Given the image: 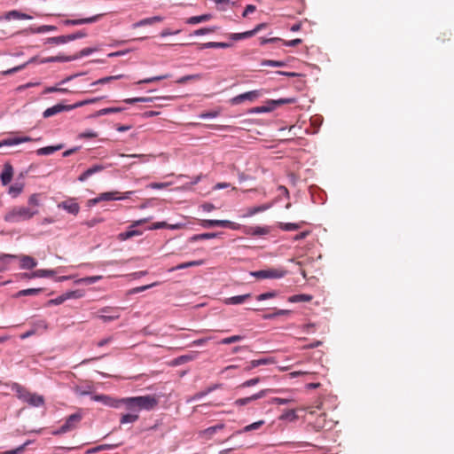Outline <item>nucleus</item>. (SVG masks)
Here are the masks:
<instances>
[{"label":"nucleus","mask_w":454,"mask_h":454,"mask_svg":"<svg viewBox=\"0 0 454 454\" xmlns=\"http://www.w3.org/2000/svg\"><path fill=\"white\" fill-rule=\"evenodd\" d=\"M11 389L13 391L18 399L33 407H41L44 405V398L36 393L30 392L27 387L19 383H12Z\"/></svg>","instance_id":"1"},{"label":"nucleus","mask_w":454,"mask_h":454,"mask_svg":"<svg viewBox=\"0 0 454 454\" xmlns=\"http://www.w3.org/2000/svg\"><path fill=\"white\" fill-rule=\"evenodd\" d=\"M39 213L38 209L24 206H15L11 207L4 216L7 223H19L28 221Z\"/></svg>","instance_id":"2"},{"label":"nucleus","mask_w":454,"mask_h":454,"mask_svg":"<svg viewBox=\"0 0 454 454\" xmlns=\"http://www.w3.org/2000/svg\"><path fill=\"white\" fill-rule=\"evenodd\" d=\"M82 416L80 412L71 414L66 419L65 423L58 430L52 432V434L59 435L74 430L82 420Z\"/></svg>","instance_id":"3"},{"label":"nucleus","mask_w":454,"mask_h":454,"mask_svg":"<svg viewBox=\"0 0 454 454\" xmlns=\"http://www.w3.org/2000/svg\"><path fill=\"white\" fill-rule=\"evenodd\" d=\"M287 271L284 268H270L267 270H261L251 271L250 275L259 279L265 278H281L286 275Z\"/></svg>","instance_id":"4"},{"label":"nucleus","mask_w":454,"mask_h":454,"mask_svg":"<svg viewBox=\"0 0 454 454\" xmlns=\"http://www.w3.org/2000/svg\"><path fill=\"white\" fill-rule=\"evenodd\" d=\"M148 221H149V218H143V219L134 221L129 227V230L127 231L121 232L118 234L117 239L120 241H124L129 239H131L132 237L142 235L143 231L140 230H137L136 228L143 225L144 223H147Z\"/></svg>","instance_id":"5"},{"label":"nucleus","mask_w":454,"mask_h":454,"mask_svg":"<svg viewBox=\"0 0 454 454\" xmlns=\"http://www.w3.org/2000/svg\"><path fill=\"white\" fill-rule=\"evenodd\" d=\"M200 225L203 228H211V227H223V228H230L231 230H239L240 224L229 221V220H201Z\"/></svg>","instance_id":"6"},{"label":"nucleus","mask_w":454,"mask_h":454,"mask_svg":"<svg viewBox=\"0 0 454 454\" xmlns=\"http://www.w3.org/2000/svg\"><path fill=\"white\" fill-rule=\"evenodd\" d=\"M280 392L279 389H271V388H266L262 389L258 393L252 395L251 396L239 398L234 402V404L236 406H244L249 404L251 402L261 399L264 397L269 393H278Z\"/></svg>","instance_id":"7"},{"label":"nucleus","mask_w":454,"mask_h":454,"mask_svg":"<svg viewBox=\"0 0 454 454\" xmlns=\"http://www.w3.org/2000/svg\"><path fill=\"white\" fill-rule=\"evenodd\" d=\"M137 400V406L138 409L145 410V411H152L153 410L159 403L158 399L154 395H141V396H136Z\"/></svg>","instance_id":"8"},{"label":"nucleus","mask_w":454,"mask_h":454,"mask_svg":"<svg viewBox=\"0 0 454 454\" xmlns=\"http://www.w3.org/2000/svg\"><path fill=\"white\" fill-rule=\"evenodd\" d=\"M100 314L97 317L101 319L103 322H110L116 320L120 317V309L114 307H105L102 308L99 311Z\"/></svg>","instance_id":"9"},{"label":"nucleus","mask_w":454,"mask_h":454,"mask_svg":"<svg viewBox=\"0 0 454 454\" xmlns=\"http://www.w3.org/2000/svg\"><path fill=\"white\" fill-rule=\"evenodd\" d=\"M262 95L261 90L247 91L238 95L231 99L232 104L238 105L245 100L254 101Z\"/></svg>","instance_id":"10"},{"label":"nucleus","mask_w":454,"mask_h":454,"mask_svg":"<svg viewBox=\"0 0 454 454\" xmlns=\"http://www.w3.org/2000/svg\"><path fill=\"white\" fill-rule=\"evenodd\" d=\"M82 297V294L79 291L67 292L55 299H51L48 301L50 305H59L68 299H77Z\"/></svg>","instance_id":"11"},{"label":"nucleus","mask_w":454,"mask_h":454,"mask_svg":"<svg viewBox=\"0 0 454 454\" xmlns=\"http://www.w3.org/2000/svg\"><path fill=\"white\" fill-rule=\"evenodd\" d=\"M137 402V400L136 396L121 398V399H118V401H117L118 408L121 405H124L127 410L131 411V413H137L140 411L138 409V406H137L138 404Z\"/></svg>","instance_id":"12"},{"label":"nucleus","mask_w":454,"mask_h":454,"mask_svg":"<svg viewBox=\"0 0 454 454\" xmlns=\"http://www.w3.org/2000/svg\"><path fill=\"white\" fill-rule=\"evenodd\" d=\"M104 14H97L90 18H84V19H75V20H66L63 21L64 25L66 26H77V25H82V24H90L97 22L100 20L101 17H103Z\"/></svg>","instance_id":"13"},{"label":"nucleus","mask_w":454,"mask_h":454,"mask_svg":"<svg viewBox=\"0 0 454 454\" xmlns=\"http://www.w3.org/2000/svg\"><path fill=\"white\" fill-rule=\"evenodd\" d=\"M58 207L74 215H76L80 211V206L74 199H69L62 201L58 205Z\"/></svg>","instance_id":"14"},{"label":"nucleus","mask_w":454,"mask_h":454,"mask_svg":"<svg viewBox=\"0 0 454 454\" xmlns=\"http://www.w3.org/2000/svg\"><path fill=\"white\" fill-rule=\"evenodd\" d=\"M131 193H132V192H126V195L121 196L120 195L121 192H106L100 193L98 196H99V200H101V201H109V200H118L127 199V198H129V195Z\"/></svg>","instance_id":"15"},{"label":"nucleus","mask_w":454,"mask_h":454,"mask_svg":"<svg viewBox=\"0 0 454 454\" xmlns=\"http://www.w3.org/2000/svg\"><path fill=\"white\" fill-rule=\"evenodd\" d=\"M91 399L96 402H101L107 406L118 408V403H117L118 399H114L109 395H94L91 396Z\"/></svg>","instance_id":"16"},{"label":"nucleus","mask_w":454,"mask_h":454,"mask_svg":"<svg viewBox=\"0 0 454 454\" xmlns=\"http://www.w3.org/2000/svg\"><path fill=\"white\" fill-rule=\"evenodd\" d=\"M313 427L317 431L328 429L331 428V422H328L326 420V415L322 413L316 418L315 421L313 422Z\"/></svg>","instance_id":"17"},{"label":"nucleus","mask_w":454,"mask_h":454,"mask_svg":"<svg viewBox=\"0 0 454 454\" xmlns=\"http://www.w3.org/2000/svg\"><path fill=\"white\" fill-rule=\"evenodd\" d=\"M64 111H69L68 105L57 104L51 107L47 108L43 113V116L44 118H49Z\"/></svg>","instance_id":"18"},{"label":"nucleus","mask_w":454,"mask_h":454,"mask_svg":"<svg viewBox=\"0 0 454 454\" xmlns=\"http://www.w3.org/2000/svg\"><path fill=\"white\" fill-rule=\"evenodd\" d=\"M33 139L29 137H8L4 140L0 141V148L2 146H12L16 145L24 142H30Z\"/></svg>","instance_id":"19"},{"label":"nucleus","mask_w":454,"mask_h":454,"mask_svg":"<svg viewBox=\"0 0 454 454\" xmlns=\"http://www.w3.org/2000/svg\"><path fill=\"white\" fill-rule=\"evenodd\" d=\"M274 364V359L272 357H266V358H261V359H255L250 361L247 365L245 367V371L249 372L252 369L260 366V365H266Z\"/></svg>","instance_id":"20"},{"label":"nucleus","mask_w":454,"mask_h":454,"mask_svg":"<svg viewBox=\"0 0 454 454\" xmlns=\"http://www.w3.org/2000/svg\"><path fill=\"white\" fill-rule=\"evenodd\" d=\"M105 168L104 166L102 165H94L90 168H89L86 171H84L82 174H81L78 177V180L80 182H84L85 180H87L90 176H92L93 174H96V173H98L100 171H102L103 169Z\"/></svg>","instance_id":"21"},{"label":"nucleus","mask_w":454,"mask_h":454,"mask_svg":"<svg viewBox=\"0 0 454 454\" xmlns=\"http://www.w3.org/2000/svg\"><path fill=\"white\" fill-rule=\"evenodd\" d=\"M5 20H31L32 16L20 12L17 10H12L8 12H6L4 17Z\"/></svg>","instance_id":"22"},{"label":"nucleus","mask_w":454,"mask_h":454,"mask_svg":"<svg viewBox=\"0 0 454 454\" xmlns=\"http://www.w3.org/2000/svg\"><path fill=\"white\" fill-rule=\"evenodd\" d=\"M163 20V17L161 16H154L151 18H145L143 19L132 25L133 28H137L140 27L147 26V25H153L156 22H161Z\"/></svg>","instance_id":"23"},{"label":"nucleus","mask_w":454,"mask_h":454,"mask_svg":"<svg viewBox=\"0 0 454 454\" xmlns=\"http://www.w3.org/2000/svg\"><path fill=\"white\" fill-rule=\"evenodd\" d=\"M20 268L26 270L34 269L37 265V262L29 255H21L20 257Z\"/></svg>","instance_id":"24"},{"label":"nucleus","mask_w":454,"mask_h":454,"mask_svg":"<svg viewBox=\"0 0 454 454\" xmlns=\"http://www.w3.org/2000/svg\"><path fill=\"white\" fill-rule=\"evenodd\" d=\"M250 297H251L250 294L232 296V297L226 298L224 301V303L227 305H238V304H241V303L245 302Z\"/></svg>","instance_id":"25"},{"label":"nucleus","mask_w":454,"mask_h":454,"mask_svg":"<svg viewBox=\"0 0 454 454\" xmlns=\"http://www.w3.org/2000/svg\"><path fill=\"white\" fill-rule=\"evenodd\" d=\"M64 148V145L63 144H59L57 145H51V146H46V147H42V148H39L38 150H36V154L37 155H50L57 151H59L61 149Z\"/></svg>","instance_id":"26"},{"label":"nucleus","mask_w":454,"mask_h":454,"mask_svg":"<svg viewBox=\"0 0 454 454\" xmlns=\"http://www.w3.org/2000/svg\"><path fill=\"white\" fill-rule=\"evenodd\" d=\"M12 168L11 165H5L3 172L1 173V181L4 185L9 184L12 178Z\"/></svg>","instance_id":"27"},{"label":"nucleus","mask_w":454,"mask_h":454,"mask_svg":"<svg viewBox=\"0 0 454 454\" xmlns=\"http://www.w3.org/2000/svg\"><path fill=\"white\" fill-rule=\"evenodd\" d=\"M230 46H231V44L228 43L208 42V43L199 44V49L200 50L210 49V48H223V49H225V48H229Z\"/></svg>","instance_id":"28"},{"label":"nucleus","mask_w":454,"mask_h":454,"mask_svg":"<svg viewBox=\"0 0 454 454\" xmlns=\"http://www.w3.org/2000/svg\"><path fill=\"white\" fill-rule=\"evenodd\" d=\"M203 263H204L203 260L191 261V262H183V263H180V264L176 265V267H173V268L169 269V271H174V270H184V269H186V268H189V267H193V266H200Z\"/></svg>","instance_id":"29"},{"label":"nucleus","mask_w":454,"mask_h":454,"mask_svg":"<svg viewBox=\"0 0 454 454\" xmlns=\"http://www.w3.org/2000/svg\"><path fill=\"white\" fill-rule=\"evenodd\" d=\"M270 207V204H263L261 206L250 207L247 210V213L244 215V217H250L255 214L263 212Z\"/></svg>","instance_id":"30"},{"label":"nucleus","mask_w":454,"mask_h":454,"mask_svg":"<svg viewBox=\"0 0 454 454\" xmlns=\"http://www.w3.org/2000/svg\"><path fill=\"white\" fill-rule=\"evenodd\" d=\"M223 427V424H218L214 427H207V429L201 431L200 434L201 436L210 438L214 434H215L218 430H222Z\"/></svg>","instance_id":"31"},{"label":"nucleus","mask_w":454,"mask_h":454,"mask_svg":"<svg viewBox=\"0 0 454 454\" xmlns=\"http://www.w3.org/2000/svg\"><path fill=\"white\" fill-rule=\"evenodd\" d=\"M212 18L211 14H203L200 16H192L186 20L187 24H198L200 22L207 21Z\"/></svg>","instance_id":"32"},{"label":"nucleus","mask_w":454,"mask_h":454,"mask_svg":"<svg viewBox=\"0 0 454 454\" xmlns=\"http://www.w3.org/2000/svg\"><path fill=\"white\" fill-rule=\"evenodd\" d=\"M311 300H312V296L309 294H295V295L290 296L288 298V301L290 302H309Z\"/></svg>","instance_id":"33"},{"label":"nucleus","mask_w":454,"mask_h":454,"mask_svg":"<svg viewBox=\"0 0 454 454\" xmlns=\"http://www.w3.org/2000/svg\"><path fill=\"white\" fill-rule=\"evenodd\" d=\"M298 419L295 410H286L280 416V420L295 421Z\"/></svg>","instance_id":"34"},{"label":"nucleus","mask_w":454,"mask_h":454,"mask_svg":"<svg viewBox=\"0 0 454 454\" xmlns=\"http://www.w3.org/2000/svg\"><path fill=\"white\" fill-rule=\"evenodd\" d=\"M121 111H122V108H121V107H107V108H103V109L97 111L93 116L100 117V116L109 114L120 113Z\"/></svg>","instance_id":"35"},{"label":"nucleus","mask_w":454,"mask_h":454,"mask_svg":"<svg viewBox=\"0 0 454 454\" xmlns=\"http://www.w3.org/2000/svg\"><path fill=\"white\" fill-rule=\"evenodd\" d=\"M295 102H296L295 98H280L278 100H269L267 103H268V105H273L276 108L277 106H279L282 105L294 104Z\"/></svg>","instance_id":"36"},{"label":"nucleus","mask_w":454,"mask_h":454,"mask_svg":"<svg viewBox=\"0 0 454 454\" xmlns=\"http://www.w3.org/2000/svg\"><path fill=\"white\" fill-rule=\"evenodd\" d=\"M139 416L137 413H127L123 414L120 419L121 424L134 423L138 419Z\"/></svg>","instance_id":"37"},{"label":"nucleus","mask_w":454,"mask_h":454,"mask_svg":"<svg viewBox=\"0 0 454 454\" xmlns=\"http://www.w3.org/2000/svg\"><path fill=\"white\" fill-rule=\"evenodd\" d=\"M202 78V75L200 74H188L184 75L178 80H176V82L179 84H184L189 81H199Z\"/></svg>","instance_id":"38"},{"label":"nucleus","mask_w":454,"mask_h":454,"mask_svg":"<svg viewBox=\"0 0 454 454\" xmlns=\"http://www.w3.org/2000/svg\"><path fill=\"white\" fill-rule=\"evenodd\" d=\"M55 274L52 270H37L32 273V278H47Z\"/></svg>","instance_id":"39"},{"label":"nucleus","mask_w":454,"mask_h":454,"mask_svg":"<svg viewBox=\"0 0 454 454\" xmlns=\"http://www.w3.org/2000/svg\"><path fill=\"white\" fill-rule=\"evenodd\" d=\"M40 194L39 193H33L28 198L27 203L29 205L28 207L36 208L41 205L40 204Z\"/></svg>","instance_id":"40"},{"label":"nucleus","mask_w":454,"mask_h":454,"mask_svg":"<svg viewBox=\"0 0 454 454\" xmlns=\"http://www.w3.org/2000/svg\"><path fill=\"white\" fill-rule=\"evenodd\" d=\"M169 77H171V75L169 74H162V75H159V76H153V77L143 79V80L138 81L137 83V84L151 83L153 82L168 79Z\"/></svg>","instance_id":"41"},{"label":"nucleus","mask_w":454,"mask_h":454,"mask_svg":"<svg viewBox=\"0 0 454 454\" xmlns=\"http://www.w3.org/2000/svg\"><path fill=\"white\" fill-rule=\"evenodd\" d=\"M73 60L72 56H54L46 59L44 62H68Z\"/></svg>","instance_id":"42"},{"label":"nucleus","mask_w":454,"mask_h":454,"mask_svg":"<svg viewBox=\"0 0 454 454\" xmlns=\"http://www.w3.org/2000/svg\"><path fill=\"white\" fill-rule=\"evenodd\" d=\"M122 76H123L122 74H119V75H114V76H107V77L100 78V79L97 80L96 82H92L90 85L94 86V85H98V84H106V83L110 82L113 80L120 79Z\"/></svg>","instance_id":"43"},{"label":"nucleus","mask_w":454,"mask_h":454,"mask_svg":"<svg viewBox=\"0 0 454 454\" xmlns=\"http://www.w3.org/2000/svg\"><path fill=\"white\" fill-rule=\"evenodd\" d=\"M279 228L286 231H296L301 228L299 223H280Z\"/></svg>","instance_id":"44"},{"label":"nucleus","mask_w":454,"mask_h":454,"mask_svg":"<svg viewBox=\"0 0 454 454\" xmlns=\"http://www.w3.org/2000/svg\"><path fill=\"white\" fill-rule=\"evenodd\" d=\"M95 51H96L95 48H90V47L84 48L82 51H80L79 52H77L76 54L73 55L72 58H74V60H75V59L82 58L84 56H88V55L91 54L92 52H94Z\"/></svg>","instance_id":"45"},{"label":"nucleus","mask_w":454,"mask_h":454,"mask_svg":"<svg viewBox=\"0 0 454 454\" xmlns=\"http://www.w3.org/2000/svg\"><path fill=\"white\" fill-rule=\"evenodd\" d=\"M218 236V233H201V234H197V235H194L192 237V241H196V240H200V239H214L215 237Z\"/></svg>","instance_id":"46"},{"label":"nucleus","mask_w":454,"mask_h":454,"mask_svg":"<svg viewBox=\"0 0 454 454\" xmlns=\"http://www.w3.org/2000/svg\"><path fill=\"white\" fill-rule=\"evenodd\" d=\"M23 191V184H15L10 186L9 188V193L12 195L13 197H17L19 194L21 193Z\"/></svg>","instance_id":"47"},{"label":"nucleus","mask_w":454,"mask_h":454,"mask_svg":"<svg viewBox=\"0 0 454 454\" xmlns=\"http://www.w3.org/2000/svg\"><path fill=\"white\" fill-rule=\"evenodd\" d=\"M42 292L41 288L24 289L18 293V296L36 295Z\"/></svg>","instance_id":"48"},{"label":"nucleus","mask_w":454,"mask_h":454,"mask_svg":"<svg viewBox=\"0 0 454 454\" xmlns=\"http://www.w3.org/2000/svg\"><path fill=\"white\" fill-rule=\"evenodd\" d=\"M241 340H243V336H241V335H232V336H230V337L223 339L220 341V343L227 345V344H231V343H234V342L240 341Z\"/></svg>","instance_id":"49"},{"label":"nucleus","mask_w":454,"mask_h":454,"mask_svg":"<svg viewBox=\"0 0 454 454\" xmlns=\"http://www.w3.org/2000/svg\"><path fill=\"white\" fill-rule=\"evenodd\" d=\"M75 393L80 395H90V394L92 393V386L88 385L85 387L77 386L75 387Z\"/></svg>","instance_id":"50"},{"label":"nucleus","mask_w":454,"mask_h":454,"mask_svg":"<svg viewBox=\"0 0 454 454\" xmlns=\"http://www.w3.org/2000/svg\"><path fill=\"white\" fill-rule=\"evenodd\" d=\"M48 43H54V44H60V43H68V41L67 39V35H59V36L48 38Z\"/></svg>","instance_id":"51"},{"label":"nucleus","mask_w":454,"mask_h":454,"mask_svg":"<svg viewBox=\"0 0 454 454\" xmlns=\"http://www.w3.org/2000/svg\"><path fill=\"white\" fill-rule=\"evenodd\" d=\"M101 278H102V276H91V277H86V278H81L79 280V282L87 284V285H90V284H94V283L98 282Z\"/></svg>","instance_id":"52"},{"label":"nucleus","mask_w":454,"mask_h":454,"mask_svg":"<svg viewBox=\"0 0 454 454\" xmlns=\"http://www.w3.org/2000/svg\"><path fill=\"white\" fill-rule=\"evenodd\" d=\"M264 424V421L263 420H259V421H256V422H254L248 426H246L243 429L244 432H249V431H252V430H256L258 428H260L262 425Z\"/></svg>","instance_id":"53"},{"label":"nucleus","mask_w":454,"mask_h":454,"mask_svg":"<svg viewBox=\"0 0 454 454\" xmlns=\"http://www.w3.org/2000/svg\"><path fill=\"white\" fill-rule=\"evenodd\" d=\"M87 36V33L81 30V31H78L76 33H74L72 35H67V39L68 42L70 41H74V40H76V39H80V38H83V37H86Z\"/></svg>","instance_id":"54"},{"label":"nucleus","mask_w":454,"mask_h":454,"mask_svg":"<svg viewBox=\"0 0 454 454\" xmlns=\"http://www.w3.org/2000/svg\"><path fill=\"white\" fill-rule=\"evenodd\" d=\"M261 381V379L259 377H256V378H253V379H250L248 380H246L245 382H243L242 384H240L239 386V387H241V388H244V387H252V386H254L256 385L257 383H259Z\"/></svg>","instance_id":"55"},{"label":"nucleus","mask_w":454,"mask_h":454,"mask_svg":"<svg viewBox=\"0 0 454 454\" xmlns=\"http://www.w3.org/2000/svg\"><path fill=\"white\" fill-rule=\"evenodd\" d=\"M262 65L270 67H285L286 63L283 61L266 59L262 62Z\"/></svg>","instance_id":"56"},{"label":"nucleus","mask_w":454,"mask_h":454,"mask_svg":"<svg viewBox=\"0 0 454 454\" xmlns=\"http://www.w3.org/2000/svg\"><path fill=\"white\" fill-rule=\"evenodd\" d=\"M293 401H294L293 399H289V398L274 397L270 400V403H274V404L283 405V404L289 403Z\"/></svg>","instance_id":"57"},{"label":"nucleus","mask_w":454,"mask_h":454,"mask_svg":"<svg viewBox=\"0 0 454 454\" xmlns=\"http://www.w3.org/2000/svg\"><path fill=\"white\" fill-rule=\"evenodd\" d=\"M51 92L67 93V92H69V90L65 88H58V87H47L43 90V94L51 93Z\"/></svg>","instance_id":"58"},{"label":"nucleus","mask_w":454,"mask_h":454,"mask_svg":"<svg viewBox=\"0 0 454 454\" xmlns=\"http://www.w3.org/2000/svg\"><path fill=\"white\" fill-rule=\"evenodd\" d=\"M276 296H277V293L276 292H267V293H263V294H259L256 297V300L257 301H264V300H267V299L274 298Z\"/></svg>","instance_id":"59"},{"label":"nucleus","mask_w":454,"mask_h":454,"mask_svg":"<svg viewBox=\"0 0 454 454\" xmlns=\"http://www.w3.org/2000/svg\"><path fill=\"white\" fill-rule=\"evenodd\" d=\"M215 31V27H203V28H200V29H197L196 31H194V35H203L206 34L214 33Z\"/></svg>","instance_id":"60"},{"label":"nucleus","mask_w":454,"mask_h":454,"mask_svg":"<svg viewBox=\"0 0 454 454\" xmlns=\"http://www.w3.org/2000/svg\"><path fill=\"white\" fill-rule=\"evenodd\" d=\"M156 285H157V283H153L151 285L138 286V287H136V288L130 290L129 293L130 294H137V293L144 292V291L147 290L150 287L155 286Z\"/></svg>","instance_id":"61"},{"label":"nucleus","mask_w":454,"mask_h":454,"mask_svg":"<svg viewBox=\"0 0 454 454\" xmlns=\"http://www.w3.org/2000/svg\"><path fill=\"white\" fill-rule=\"evenodd\" d=\"M79 138H95L98 137V133L92 130L85 131L79 134Z\"/></svg>","instance_id":"62"},{"label":"nucleus","mask_w":454,"mask_h":454,"mask_svg":"<svg viewBox=\"0 0 454 454\" xmlns=\"http://www.w3.org/2000/svg\"><path fill=\"white\" fill-rule=\"evenodd\" d=\"M54 30H56L55 26L43 25V26L39 27L37 28L36 32L37 33H44V32L54 31Z\"/></svg>","instance_id":"63"},{"label":"nucleus","mask_w":454,"mask_h":454,"mask_svg":"<svg viewBox=\"0 0 454 454\" xmlns=\"http://www.w3.org/2000/svg\"><path fill=\"white\" fill-rule=\"evenodd\" d=\"M27 444V442L24 443L23 445H21L14 450L2 452L1 454H18L20 452H22L25 450V447Z\"/></svg>","instance_id":"64"}]
</instances>
